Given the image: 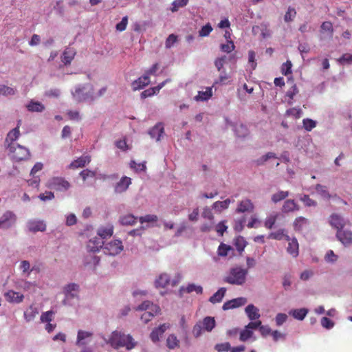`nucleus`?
Segmentation results:
<instances>
[{
    "mask_svg": "<svg viewBox=\"0 0 352 352\" xmlns=\"http://www.w3.org/2000/svg\"><path fill=\"white\" fill-rule=\"evenodd\" d=\"M6 148L8 150L11 157L17 162L28 160L30 156V151L19 144Z\"/></svg>",
    "mask_w": 352,
    "mask_h": 352,
    "instance_id": "obj_3",
    "label": "nucleus"
},
{
    "mask_svg": "<svg viewBox=\"0 0 352 352\" xmlns=\"http://www.w3.org/2000/svg\"><path fill=\"white\" fill-rule=\"evenodd\" d=\"M92 336L93 333L91 332L79 330L78 331L76 344L79 346L85 345L87 342L85 340L90 338Z\"/></svg>",
    "mask_w": 352,
    "mask_h": 352,
    "instance_id": "obj_29",
    "label": "nucleus"
},
{
    "mask_svg": "<svg viewBox=\"0 0 352 352\" xmlns=\"http://www.w3.org/2000/svg\"><path fill=\"white\" fill-rule=\"evenodd\" d=\"M212 96V87H206V91H199L195 97L196 101H207Z\"/></svg>",
    "mask_w": 352,
    "mask_h": 352,
    "instance_id": "obj_28",
    "label": "nucleus"
},
{
    "mask_svg": "<svg viewBox=\"0 0 352 352\" xmlns=\"http://www.w3.org/2000/svg\"><path fill=\"white\" fill-rule=\"evenodd\" d=\"M308 313V309L306 308H301L293 309L289 311V315L292 316L295 319L302 320Z\"/></svg>",
    "mask_w": 352,
    "mask_h": 352,
    "instance_id": "obj_33",
    "label": "nucleus"
},
{
    "mask_svg": "<svg viewBox=\"0 0 352 352\" xmlns=\"http://www.w3.org/2000/svg\"><path fill=\"white\" fill-rule=\"evenodd\" d=\"M170 278L167 274H162L155 280V285L156 287L165 288L169 285Z\"/></svg>",
    "mask_w": 352,
    "mask_h": 352,
    "instance_id": "obj_30",
    "label": "nucleus"
},
{
    "mask_svg": "<svg viewBox=\"0 0 352 352\" xmlns=\"http://www.w3.org/2000/svg\"><path fill=\"white\" fill-rule=\"evenodd\" d=\"M254 208V206L252 202L250 199H246L239 203L236 212L237 213L252 212Z\"/></svg>",
    "mask_w": 352,
    "mask_h": 352,
    "instance_id": "obj_11",
    "label": "nucleus"
},
{
    "mask_svg": "<svg viewBox=\"0 0 352 352\" xmlns=\"http://www.w3.org/2000/svg\"><path fill=\"white\" fill-rule=\"evenodd\" d=\"M128 24V16H124L121 21L116 25V30L119 32H122L126 30Z\"/></svg>",
    "mask_w": 352,
    "mask_h": 352,
    "instance_id": "obj_63",
    "label": "nucleus"
},
{
    "mask_svg": "<svg viewBox=\"0 0 352 352\" xmlns=\"http://www.w3.org/2000/svg\"><path fill=\"white\" fill-rule=\"evenodd\" d=\"M288 196H289V192L288 191L280 190V191H278V192L274 193V195H272V201L274 204H276V203H278V202L285 199Z\"/></svg>",
    "mask_w": 352,
    "mask_h": 352,
    "instance_id": "obj_43",
    "label": "nucleus"
},
{
    "mask_svg": "<svg viewBox=\"0 0 352 352\" xmlns=\"http://www.w3.org/2000/svg\"><path fill=\"white\" fill-rule=\"evenodd\" d=\"M269 238L276 239V240H281L283 239H285L287 241L290 240L289 236L285 234L284 230H278L276 232L270 233L269 235Z\"/></svg>",
    "mask_w": 352,
    "mask_h": 352,
    "instance_id": "obj_39",
    "label": "nucleus"
},
{
    "mask_svg": "<svg viewBox=\"0 0 352 352\" xmlns=\"http://www.w3.org/2000/svg\"><path fill=\"white\" fill-rule=\"evenodd\" d=\"M248 273L247 269L241 267L231 268L228 274L224 278V282L236 285H241L246 280V276Z\"/></svg>",
    "mask_w": 352,
    "mask_h": 352,
    "instance_id": "obj_2",
    "label": "nucleus"
},
{
    "mask_svg": "<svg viewBox=\"0 0 352 352\" xmlns=\"http://www.w3.org/2000/svg\"><path fill=\"white\" fill-rule=\"evenodd\" d=\"M158 219V217L155 214H146L144 217H140V222L141 223H153L156 222Z\"/></svg>",
    "mask_w": 352,
    "mask_h": 352,
    "instance_id": "obj_52",
    "label": "nucleus"
},
{
    "mask_svg": "<svg viewBox=\"0 0 352 352\" xmlns=\"http://www.w3.org/2000/svg\"><path fill=\"white\" fill-rule=\"evenodd\" d=\"M214 349L218 352H226L230 350V344L229 342H224L216 344Z\"/></svg>",
    "mask_w": 352,
    "mask_h": 352,
    "instance_id": "obj_62",
    "label": "nucleus"
},
{
    "mask_svg": "<svg viewBox=\"0 0 352 352\" xmlns=\"http://www.w3.org/2000/svg\"><path fill=\"white\" fill-rule=\"evenodd\" d=\"M21 124V120H19L17 122V125L15 128L12 129L8 132L7 134V136L6 138L4 145L6 148L14 146V144H16L17 143L15 142L16 140L19 138L21 133L19 131L20 126Z\"/></svg>",
    "mask_w": 352,
    "mask_h": 352,
    "instance_id": "obj_6",
    "label": "nucleus"
},
{
    "mask_svg": "<svg viewBox=\"0 0 352 352\" xmlns=\"http://www.w3.org/2000/svg\"><path fill=\"white\" fill-rule=\"evenodd\" d=\"M204 328L207 331H211L215 326V320L212 317H206L203 320Z\"/></svg>",
    "mask_w": 352,
    "mask_h": 352,
    "instance_id": "obj_42",
    "label": "nucleus"
},
{
    "mask_svg": "<svg viewBox=\"0 0 352 352\" xmlns=\"http://www.w3.org/2000/svg\"><path fill=\"white\" fill-rule=\"evenodd\" d=\"M226 292V288H220L210 298L209 301L213 304L221 302L225 296Z\"/></svg>",
    "mask_w": 352,
    "mask_h": 352,
    "instance_id": "obj_34",
    "label": "nucleus"
},
{
    "mask_svg": "<svg viewBox=\"0 0 352 352\" xmlns=\"http://www.w3.org/2000/svg\"><path fill=\"white\" fill-rule=\"evenodd\" d=\"M234 245L238 252H242L247 245V242L243 236H239L234 239Z\"/></svg>",
    "mask_w": 352,
    "mask_h": 352,
    "instance_id": "obj_37",
    "label": "nucleus"
},
{
    "mask_svg": "<svg viewBox=\"0 0 352 352\" xmlns=\"http://www.w3.org/2000/svg\"><path fill=\"white\" fill-rule=\"evenodd\" d=\"M320 32L321 33L327 32L330 38L333 36V24L330 21H324L320 25Z\"/></svg>",
    "mask_w": 352,
    "mask_h": 352,
    "instance_id": "obj_36",
    "label": "nucleus"
},
{
    "mask_svg": "<svg viewBox=\"0 0 352 352\" xmlns=\"http://www.w3.org/2000/svg\"><path fill=\"white\" fill-rule=\"evenodd\" d=\"M299 206L293 199L286 200L282 207V211L284 213H288L299 210Z\"/></svg>",
    "mask_w": 352,
    "mask_h": 352,
    "instance_id": "obj_25",
    "label": "nucleus"
},
{
    "mask_svg": "<svg viewBox=\"0 0 352 352\" xmlns=\"http://www.w3.org/2000/svg\"><path fill=\"white\" fill-rule=\"evenodd\" d=\"M186 292L187 293H191L192 292H195L197 294H202L203 288L200 285H196L195 284H189L186 288Z\"/></svg>",
    "mask_w": 352,
    "mask_h": 352,
    "instance_id": "obj_56",
    "label": "nucleus"
},
{
    "mask_svg": "<svg viewBox=\"0 0 352 352\" xmlns=\"http://www.w3.org/2000/svg\"><path fill=\"white\" fill-rule=\"evenodd\" d=\"M137 311H152L155 314H158L160 311L159 306L154 305L149 300L144 301L141 305L135 308Z\"/></svg>",
    "mask_w": 352,
    "mask_h": 352,
    "instance_id": "obj_17",
    "label": "nucleus"
},
{
    "mask_svg": "<svg viewBox=\"0 0 352 352\" xmlns=\"http://www.w3.org/2000/svg\"><path fill=\"white\" fill-rule=\"evenodd\" d=\"M85 89V87H78V88L76 89L74 96L78 97L79 100H88V99H90L91 100H94L96 98H98L102 96L107 92V87H104L98 91V92L97 93V94L96 96H94L93 94H91L90 96L86 95V96L81 98L79 96V95H80V94L82 93Z\"/></svg>",
    "mask_w": 352,
    "mask_h": 352,
    "instance_id": "obj_8",
    "label": "nucleus"
},
{
    "mask_svg": "<svg viewBox=\"0 0 352 352\" xmlns=\"http://www.w3.org/2000/svg\"><path fill=\"white\" fill-rule=\"evenodd\" d=\"M245 313L250 320H255L261 316L258 309L252 304L246 307Z\"/></svg>",
    "mask_w": 352,
    "mask_h": 352,
    "instance_id": "obj_26",
    "label": "nucleus"
},
{
    "mask_svg": "<svg viewBox=\"0 0 352 352\" xmlns=\"http://www.w3.org/2000/svg\"><path fill=\"white\" fill-rule=\"evenodd\" d=\"M220 49L223 52L230 53L235 49V45L234 42L232 40H230L228 43L221 44L220 45Z\"/></svg>",
    "mask_w": 352,
    "mask_h": 352,
    "instance_id": "obj_49",
    "label": "nucleus"
},
{
    "mask_svg": "<svg viewBox=\"0 0 352 352\" xmlns=\"http://www.w3.org/2000/svg\"><path fill=\"white\" fill-rule=\"evenodd\" d=\"M148 133L152 138L155 139L156 141H159L164 133L163 124L162 123L157 124L149 131Z\"/></svg>",
    "mask_w": 352,
    "mask_h": 352,
    "instance_id": "obj_27",
    "label": "nucleus"
},
{
    "mask_svg": "<svg viewBox=\"0 0 352 352\" xmlns=\"http://www.w3.org/2000/svg\"><path fill=\"white\" fill-rule=\"evenodd\" d=\"M113 234V227L112 225L108 224L104 226H101L98 230V234L99 237L102 240L104 239L111 237Z\"/></svg>",
    "mask_w": 352,
    "mask_h": 352,
    "instance_id": "obj_22",
    "label": "nucleus"
},
{
    "mask_svg": "<svg viewBox=\"0 0 352 352\" xmlns=\"http://www.w3.org/2000/svg\"><path fill=\"white\" fill-rule=\"evenodd\" d=\"M337 239L345 246L352 244V232L348 230H338Z\"/></svg>",
    "mask_w": 352,
    "mask_h": 352,
    "instance_id": "obj_10",
    "label": "nucleus"
},
{
    "mask_svg": "<svg viewBox=\"0 0 352 352\" xmlns=\"http://www.w3.org/2000/svg\"><path fill=\"white\" fill-rule=\"evenodd\" d=\"M137 217L131 214L124 215L120 217V221L121 224L124 226H132L136 223Z\"/></svg>",
    "mask_w": 352,
    "mask_h": 352,
    "instance_id": "obj_38",
    "label": "nucleus"
},
{
    "mask_svg": "<svg viewBox=\"0 0 352 352\" xmlns=\"http://www.w3.org/2000/svg\"><path fill=\"white\" fill-rule=\"evenodd\" d=\"M253 335V331L252 330L248 329L247 328H245L244 330H243L240 333V337L239 339L242 342H245L249 338H250Z\"/></svg>",
    "mask_w": 352,
    "mask_h": 352,
    "instance_id": "obj_57",
    "label": "nucleus"
},
{
    "mask_svg": "<svg viewBox=\"0 0 352 352\" xmlns=\"http://www.w3.org/2000/svg\"><path fill=\"white\" fill-rule=\"evenodd\" d=\"M28 227L29 230L32 232H43L46 230V225L43 221H30L28 223Z\"/></svg>",
    "mask_w": 352,
    "mask_h": 352,
    "instance_id": "obj_20",
    "label": "nucleus"
},
{
    "mask_svg": "<svg viewBox=\"0 0 352 352\" xmlns=\"http://www.w3.org/2000/svg\"><path fill=\"white\" fill-rule=\"evenodd\" d=\"M123 250L122 243L120 240H114L104 245L103 251L105 254L116 256Z\"/></svg>",
    "mask_w": 352,
    "mask_h": 352,
    "instance_id": "obj_5",
    "label": "nucleus"
},
{
    "mask_svg": "<svg viewBox=\"0 0 352 352\" xmlns=\"http://www.w3.org/2000/svg\"><path fill=\"white\" fill-rule=\"evenodd\" d=\"M28 111L32 112H41L45 109L44 105L40 102H34L33 100L27 105Z\"/></svg>",
    "mask_w": 352,
    "mask_h": 352,
    "instance_id": "obj_35",
    "label": "nucleus"
},
{
    "mask_svg": "<svg viewBox=\"0 0 352 352\" xmlns=\"http://www.w3.org/2000/svg\"><path fill=\"white\" fill-rule=\"evenodd\" d=\"M212 31V28L210 23L204 25L199 31V36L204 37L208 36Z\"/></svg>",
    "mask_w": 352,
    "mask_h": 352,
    "instance_id": "obj_54",
    "label": "nucleus"
},
{
    "mask_svg": "<svg viewBox=\"0 0 352 352\" xmlns=\"http://www.w3.org/2000/svg\"><path fill=\"white\" fill-rule=\"evenodd\" d=\"M149 83L150 77H148V75L144 74L132 82V88L134 91L142 89Z\"/></svg>",
    "mask_w": 352,
    "mask_h": 352,
    "instance_id": "obj_16",
    "label": "nucleus"
},
{
    "mask_svg": "<svg viewBox=\"0 0 352 352\" xmlns=\"http://www.w3.org/2000/svg\"><path fill=\"white\" fill-rule=\"evenodd\" d=\"M230 250H232V248L230 245L221 243L218 248L217 253L219 256H226Z\"/></svg>",
    "mask_w": 352,
    "mask_h": 352,
    "instance_id": "obj_44",
    "label": "nucleus"
},
{
    "mask_svg": "<svg viewBox=\"0 0 352 352\" xmlns=\"http://www.w3.org/2000/svg\"><path fill=\"white\" fill-rule=\"evenodd\" d=\"M38 313V308L34 305H31L24 311L23 316L25 321L29 322L34 320Z\"/></svg>",
    "mask_w": 352,
    "mask_h": 352,
    "instance_id": "obj_18",
    "label": "nucleus"
},
{
    "mask_svg": "<svg viewBox=\"0 0 352 352\" xmlns=\"http://www.w3.org/2000/svg\"><path fill=\"white\" fill-rule=\"evenodd\" d=\"M16 214L13 212L8 210L0 218V228L8 229L16 223Z\"/></svg>",
    "mask_w": 352,
    "mask_h": 352,
    "instance_id": "obj_7",
    "label": "nucleus"
},
{
    "mask_svg": "<svg viewBox=\"0 0 352 352\" xmlns=\"http://www.w3.org/2000/svg\"><path fill=\"white\" fill-rule=\"evenodd\" d=\"M230 203L231 201L230 199H226V200L222 201H217L213 204L212 208L214 210L221 212L222 210L228 208Z\"/></svg>",
    "mask_w": 352,
    "mask_h": 352,
    "instance_id": "obj_40",
    "label": "nucleus"
},
{
    "mask_svg": "<svg viewBox=\"0 0 352 352\" xmlns=\"http://www.w3.org/2000/svg\"><path fill=\"white\" fill-rule=\"evenodd\" d=\"M309 224V220L303 217H298L295 219L293 226L296 231H302V228Z\"/></svg>",
    "mask_w": 352,
    "mask_h": 352,
    "instance_id": "obj_31",
    "label": "nucleus"
},
{
    "mask_svg": "<svg viewBox=\"0 0 352 352\" xmlns=\"http://www.w3.org/2000/svg\"><path fill=\"white\" fill-rule=\"evenodd\" d=\"M170 327L169 324H161L157 328L154 329L151 333L150 338L153 342H157L160 340V336H162L167 329Z\"/></svg>",
    "mask_w": 352,
    "mask_h": 352,
    "instance_id": "obj_15",
    "label": "nucleus"
},
{
    "mask_svg": "<svg viewBox=\"0 0 352 352\" xmlns=\"http://www.w3.org/2000/svg\"><path fill=\"white\" fill-rule=\"evenodd\" d=\"M75 55L76 50L74 48L67 47L62 54L61 60L65 65H70Z\"/></svg>",
    "mask_w": 352,
    "mask_h": 352,
    "instance_id": "obj_21",
    "label": "nucleus"
},
{
    "mask_svg": "<svg viewBox=\"0 0 352 352\" xmlns=\"http://www.w3.org/2000/svg\"><path fill=\"white\" fill-rule=\"evenodd\" d=\"M104 245L103 241L100 237L95 236L91 239L87 245V248L89 252H97Z\"/></svg>",
    "mask_w": 352,
    "mask_h": 352,
    "instance_id": "obj_14",
    "label": "nucleus"
},
{
    "mask_svg": "<svg viewBox=\"0 0 352 352\" xmlns=\"http://www.w3.org/2000/svg\"><path fill=\"white\" fill-rule=\"evenodd\" d=\"M4 296L6 300L10 303H20L24 298V296L22 294L13 290H9L5 293Z\"/></svg>",
    "mask_w": 352,
    "mask_h": 352,
    "instance_id": "obj_12",
    "label": "nucleus"
},
{
    "mask_svg": "<svg viewBox=\"0 0 352 352\" xmlns=\"http://www.w3.org/2000/svg\"><path fill=\"white\" fill-rule=\"evenodd\" d=\"M289 241L287 252L289 254L296 257L298 255V243L296 239L294 238Z\"/></svg>",
    "mask_w": 352,
    "mask_h": 352,
    "instance_id": "obj_32",
    "label": "nucleus"
},
{
    "mask_svg": "<svg viewBox=\"0 0 352 352\" xmlns=\"http://www.w3.org/2000/svg\"><path fill=\"white\" fill-rule=\"evenodd\" d=\"M234 131L238 137H245L248 133L247 127L242 124H236Z\"/></svg>",
    "mask_w": 352,
    "mask_h": 352,
    "instance_id": "obj_47",
    "label": "nucleus"
},
{
    "mask_svg": "<svg viewBox=\"0 0 352 352\" xmlns=\"http://www.w3.org/2000/svg\"><path fill=\"white\" fill-rule=\"evenodd\" d=\"M303 127L307 131H311L316 126V122L309 118L304 119L302 120Z\"/></svg>",
    "mask_w": 352,
    "mask_h": 352,
    "instance_id": "obj_50",
    "label": "nucleus"
},
{
    "mask_svg": "<svg viewBox=\"0 0 352 352\" xmlns=\"http://www.w3.org/2000/svg\"><path fill=\"white\" fill-rule=\"evenodd\" d=\"M287 116H292L295 118H300L302 115V110L300 108H291L286 111Z\"/></svg>",
    "mask_w": 352,
    "mask_h": 352,
    "instance_id": "obj_58",
    "label": "nucleus"
},
{
    "mask_svg": "<svg viewBox=\"0 0 352 352\" xmlns=\"http://www.w3.org/2000/svg\"><path fill=\"white\" fill-rule=\"evenodd\" d=\"M179 341L177 339V336L174 334H170L168 336L166 340V345L168 349H174L176 347L179 346Z\"/></svg>",
    "mask_w": 352,
    "mask_h": 352,
    "instance_id": "obj_41",
    "label": "nucleus"
},
{
    "mask_svg": "<svg viewBox=\"0 0 352 352\" xmlns=\"http://www.w3.org/2000/svg\"><path fill=\"white\" fill-rule=\"evenodd\" d=\"M292 63L290 60H287L282 65L281 72L283 75L287 76L292 74Z\"/></svg>",
    "mask_w": 352,
    "mask_h": 352,
    "instance_id": "obj_55",
    "label": "nucleus"
},
{
    "mask_svg": "<svg viewBox=\"0 0 352 352\" xmlns=\"http://www.w3.org/2000/svg\"><path fill=\"white\" fill-rule=\"evenodd\" d=\"M130 166L131 168L135 169L137 172L145 171L146 169L145 162L138 164L133 160L131 162Z\"/></svg>",
    "mask_w": 352,
    "mask_h": 352,
    "instance_id": "obj_59",
    "label": "nucleus"
},
{
    "mask_svg": "<svg viewBox=\"0 0 352 352\" xmlns=\"http://www.w3.org/2000/svg\"><path fill=\"white\" fill-rule=\"evenodd\" d=\"M156 314H155L154 311H147L146 312H144L142 316H141V320L146 324L148 323L149 321H151L152 320V318H153V316L155 315Z\"/></svg>",
    "mask_w": 352,
    "mask_h": 352,
    "instance_id": "obj_60",
    "label": "nucleus"
},
{
    "mask_svg": "<svg viewBox=\"0 0 352 352\" xmlns=\"http://www.w3.org/2000/svg\"><path fill=\"white\" fill-rule=\"evenodd\" d=\"M107 343L115 349H118L120 347H126L127 350H131L135 346V342L131 335H126L118 331L112 332Z\"/></svg>",
    "mask_w": 352,
    "mask_h": 352,
    "instance_id": "obj_1",
    "label": "nucleus"
},
{
    "mask_svg": "<svg viewBox=\"0 0 352 352\" xmlns=\"http://www.w3.org/2000/svg\"><path fill=\"white\" fill-rule=\"evenodd\" d=\"M53 311H47L43 312L41 316V321L42 322H49L52 320V316L54 315Z\"/></svg>",
    "mask_w": 352,
    "mask_h": 352,
    "instance_id": "obj_61",
    "label": "nucleus"
},
{
    "mask_svg": "<svg viewBox=\"0 0 352 352\" xmlns=\"http://www.w3.org/2000/svg\"><path fill=\"white\" fill-rule=\"evenodd\" d=\"M131 184V179L130 177L126 176L122 177L120 180L117 183L115 187V191L116 192H122L127 190L129 185Z\"/></svg>",
    "mask_w": 352,
    "mask_h": 352,
    "instance_id": "obj_19",
    "label": "nucleus"
},
{
    "mask_svg": "<svg viewBox=\"0 0 352 352\" xmlns=\"http://www.w3.org/2000/svg\"><path fill=\"white\" fill-rule=\"evenodd\" d=\"M96 171L91 170L89 169H85L80 173V175L82 178V180L85 182L88 178H93L96 176Z\"/></svg>",
    "mask_w": 352,
    "mask_h": 352,
    "instance_id": "obj_53",
    "label": "nucleus"
},
{
    "mask_svg": "<svg viewBox=\"0 0 352 352\" xmlns=\"http://www.w3.org/2000/svg\"><path fill=\"white\" fill-rule=\"evenodd\" d=\"M79 286L75 283H69L64 287V294L66 298H74L77 296Z\"/></svg>",
    "mask_w": 352,
    "mask_h": 352,
    "instance_id": "obj_23",
    "label": "nucleus"
},
{
    "mask_svg": "<svg viewBox=\"0 0 352 352\" xmlns=\"http://www.w3.org/2000/svg\"><path fill=\"white\" fill-rule=\"evenodd\" d=\"M15 94V90L12 87L4 85H0V95L5 96H12Z\"/></svg>",
    "mask_w": 352,
    "mask_h": 352,
    "instance_id": "obj_48",
    "label": "nucleus"
},
{
    "mask_svg": "<svg viewBox=\"0 0 352 352\" xmlns=\"http://www.w3.org/2000/svg\"><path fill=\"white\" fill-rule=\"evenodd\" d=\"M47 186L57 191H66L70 188L71 185L63 177H54L49 180Z\"/></svg>",
    "mask_w": 352,
    "mask_h": 352,
    "instance_id": "obj_4",
    "label": "nucleus"
},
{
    "mask_svg": "<svg viewBox=\"0 0 352 352\" xmlns=\"http://www.w3.org/2000/svg\"><path fill=\"white\" fill-rule=\"evenodd\" d=\"M247 302V299L243 297L236 298L226 302L223 305V310L234 309L244 305Z\"/></svg>",
    "mask_w": 352,
    "mask_h": 352,
    "instance_id": "obj_9",
    "label": "nucleus"
},
{
    "mask_svg": "<svg viewBox=\"0 0 352 352\" xmlns=\"http://www.w3.org/2000/svg\"><path fill=\"white\" fill-rule=\"evenodd\" d=\"M91 162V157L89 155L81 156L77 160H74L69 166V169H76L83 168Z\"/></svg>",
    "mask_w": 352,
    "mask_h": 352,
    "instance_id": "obj_13",
    "label": "nucleus"
},
{
    "mask_svg": "<svg viewBox=\"0 0 352 352\" xmlns=\"http://www.w3.org/2000/svg\"><path fill=\"white\" fill-rule=\"evenodd\" d=\"M278 218V214H272L267 217L265 221V227L268 229H272L274 226Z\"/></svg>",
    "mask_w": 352,
    "mask_h": 352,
    "instance_id": "obj_45",
    "label": "nucleus"
},
{
    "mask_svg": "<svg viewBox=\"0 0 352 352\" xmlns=\"http://www.w3.org/2000/svg\"><path fill=\"white\" fill-rule=\"evenodd\" d=\"M296 15V12L294 8L289 7L287 11L286 12L284 20L285 22H290L294 20V17Z\"/></svg>",
    "mask_w": 352,
    "mask_h": 352,
    "instance_id": "obj_51",
    "label": "nucleus"
},
{
    "mask_svg": "<svg viewBox=\"0 0 352 352\" xmlns=\"http://www.w3.org/2000/svg\"><path fill=\"white\" fill-rule=\"evenodd\" d=\"M188 3V0H175L172 3L170 10L173 12H177L179 8L185 7Z\"/></svg>",
    "mask_w": 352,
    "mask_h": 352,
    "instance_id": "obj_46",
    "label": "nucleus"
},
{
    "mask_svg": "<svg viewBox=\"0 0 352 352\" xmlns=\"http://www.w3.org/2000/svg\"><path fill=\"white\" fill-rule=\"evenodd\" d=\"M226 56H223L221 57H219V58H217L215 59L214 65L219 72H221V70L223 69L224 64L226 63Z\"/></svg>",
    "mask_w": 352,
    "mask_h": 352,
    "instance_id": "obj_64",
    "label": "nucleus"
},
{
    "mask_svg": "<svg viewBox=\"0 0 352 352\" xmlns=\"http://www.w3.org/2000/svg\"><path fill=\"white\" fill-rule=\"evenodd\" d=\"M329 223L332 227L336 228L338 230H342L344 226V219L341 216L336 214L331 215Z\"/></svg>",
    "mask_w": 352,
    "mask_h": 352,
    "instance_id": "obj_24",
    "label": "nucleus"
}]
</instances>
